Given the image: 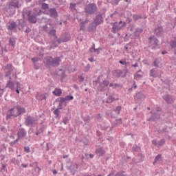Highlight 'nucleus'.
I'll return each mask as SVG.
<instances>
[{"instance_id":"f257e3e1","label":"nucleus","mask_w":176,"mask_h":176,"mask_svg":"<svg viewBox=\"0 0 176 176\" xmlns=\"http://www.w3.org/2000/svg\"><path fill=\"white\" fill-rule=\"evenodd\" d=\"M61 58H63V56L56 58L50 56L46 59L44 64L47 69H50L52 67H58V65H60V63H61Z\"/></svg>"},{"instance_id":"f03ea898","label":"nucleus","mask_w":176,"mask_h":176,"mask_svg":"<svg viewBox=\"0 0 176 176\" xmlns=\"http://www.w3.org/2000/svg\"><path fill=\"white\" fill-rule=\"evenodd\" d=\"M148 39V47H151L152 50L159 49V40L155 36H150Z\"/></svg>"},{"instance_id":"7ed1b4c3","label":"nucleus","mask_w":176,"mask_h":176,"mask_svg":"<svg viewBox=\"0 0 176 176\" xmlns=\"http://www.w3.org/2000/svg\"><path fill=\"white\" fill-rule=\"evenodd\" d=\"M85 12L87 14H94L97 12V5L89 3L85 8Z\"/></svg>"},{"instance_id":"20e7f679","label":"nucleus","mask_w":176,"mask_h":176,"mask_svg":"<svg viewBox=\"0 0 176 176\" xmlns=\"http://www.w3.org/2000/svg\"><path fill=\"white\" fill-rule=\"evenodd\" d=\"M24 124L27 127H34L35 126V118L31 116L30 115L28 114L26 117L24 118Z\"/></svg>"},{"instance_id":"39448f33","label":"nucleus","mask_w":176,"mask_h":176,"mask_svg":"<svg viewBox=\"0 0 176 176\" xmlns=\"http://www.w3.org/2000/svg\"><path fill=\"white\" fill-rule=\"evenodd\" d=\"M162 75H163V71H159L157 68L151 69L149 71L150 78H159V79H161Z\"/></svg>"},{"instance_id":"423d86ee","label":"nucleus","mask_w":176,"mask_h":176,"mask_svg":"<svg viewBox=\"0 0 176 176\" xmlns=\"http://www.w3.org/2000/svg\"><path fill=\"white\" fill-rule=\"evenodd\" d=\"M4 10L7 12L8 16H13L16 12V8L12 6L9 3L5 6Z\"/></svg>"},{"instance_id":"0eeeda50","label":"nucleus","mask_w":176,"mask_h":176,"mask_svg":"<svg viewBox=\"0 0 176 176\" xmlns=\"http://www.w3.org/2000/svg\"><path fill=\"white\" fill-rule=\"evenodd\" d=\"M94 22L96 25H101V24L104 23V17L102 16V14H97L94 19Z\"/></svg>"},{"instance_id":"6e6552de","label":"nucleus","mask_w":176,"mask_h":176,"mask_svg":"<svg viewBox=\"0 0 176 176\" xmlns=\"http://www.w3.org/2000/svg\"><path fill=\"white\" fill-rule=\"evenodd\" d=\"M14 109L17 110V113H16V118H18V116H21V115L27 112V111L25 110V107H23L20 105L14 106Z\"/></svg>"},{"instance_id":"1a4fd4ad","label":"nucleus","mask_w":176,"mask_h":176,"mask_svg":"<svg viewBox=\"0 0 176 176\" xmlns=\"http://www.w3.org/2000/svg\"><path fill=\"white\" fill-rule=\"evenodd\" d=\"M16 135L19 136V138H25V140H28L27 137V130L24 128H20L18 130Z\"/></svg>"},{"instance_id":"9d476101","label":"nucleus","mask_w":176,"mask_h":176,"mask_svg":"<svg viewBox=\"0 0 176 176\" xmlns=\"http://www.w3.org/2000/svg\"><path fill=\"white\" fill-rule=\"evenodd\" d=\"M111 25H112L111 32L113 34H116V32H119V31H120V30H122V26L118 24V22H112L111 23Z\"/></svg>"},{"instance_id":"9b49d317","label":"nucleus","mask_w":176,"mask_h":176,"mask_svg":"<svg viewBox=\"0 0 176 176\" xmlns=\"http://www.w3.org/2000/svg\"><path fill=\"white\" fill-rule=\"evenodd\" d=\"M152 145L156 146L157 148H160V146H163L166 144V140L161 139L160 141H157L156 140H153L151 141Z\"/></svg>"},{"instance_id":"f8f14e48","label":"nucleus","mask_w":176,"mask_h":176,"mask_svg":"<svg viewBox=\"0 0 176 176\" xmlns=\"http://www.w3.org/2000/svg\"><path fill=\"white\" fill-rule=\"evenodd\" d=\"M12 116L14 118H17V116L16 113H14V108L12 107L8 110L6 117V120H9V119L12 118Z\"/></svg>"},{"instance_id":"ddd939ff","label":"nucleus","mask_w":176,"mask_h":176,"mask_svg":"<svg viewBox=\"0 0 176 176\" xmlns=\"http://www.w3.org/2000/svg\"><path fill=\"white\" fill-rule=\"evenodd\" d=\"M162 100H164L166 104H174V98H173V96L166 94L162 96Z\"/></svg>"},{"instance_id":"4468645a","label":"nucleus","mask_w":176,"mask_h":176,"mask_svg":"<svg viewBox=\"0 0 176 176\" xmlns=\"http://www.w3.org/2000/svg\"><path fill=\"white\" fill-rule=\"evenodd\" d=\"M78 23L79 25H80V31H85V30H86V24H87V23H89V19L87 18L85 19V21H83V19H80L78 20Z\"/></svg>"},{"instance_id":"2eb2a0df","label":"nucleus","mask_w":176,"mask_h":176,"mask_svg":"<svg viewBox=\"0 0 176 176\" xmlns=\"http://www.w3.org/2000/svg\"><path fill=\"white\" fill-rule=\"evenodd\" d=\"M135 101H144L145 100L146 97L142 92H137L133 96Z\"/></svg>"},{"instance_id":"dca6fc26","label":"nucleus","mask_w":176,"mask_h":176,"mask_svg":"<svg viewBox=\"0 0 176 176\" xmlns=\"http://www.w3.org/2000/svg\"><path fill=\"white\" fill-rule=\"evenodd\" d=\"M48 12L50 17H52V19H56V17H58V12H57V10H56V8H49Z\"/></svg>"},{"instance_id":"f3484780","label":"nucleus","mask_w":176,"mask_h":176,"mask_svg":"<svg viewBox=\"0 0 176 176\" xmlns=\"http://www.w3.org/2000/svg\"><path fill=\"white\" fill-rule=\"evenodd\" d=\"M9 4L14 9H20V8H21L20 0H11V1L9 2Z\"/></svg>"},{"instance_id":"a211bd4d","label":"nucleus","mask_w":176,"mask_h":176,"mask_svg":"<svg viewBox=\"0 0 176 176\" xmlns=\"http://www.w3.org/2000/svg\"><path fill=\"white\" fill-rule=\"evenodd\" d=\"M17 29V23L16 21H10L8 25L7 26V30L9 31H14Z\"/></svg>"},{"instance_id":"6ab92c4d","label":"nucleus","mask_w":176,"mask_h":176,"mask_svg":"<svg viewBox=\"0 0 176 176\" xmlns=\"http://www.w3.org/2000/svg\"><path fill=\"white\" fill-rule=\"evenodd\" d=\"M97 27H98V25H97V23H94V21L92 23H90L88 26V32H96V31H97Z\"/></svg>"},{"instance_id":"aec40b11","label":"nucleus","mask_w":176,"mask_h":176,"mask_svg":"<svg viewBox=\"0 0 176 176\" xmlns=\"http://www.w3.org/2000/svg\"><path fill=\"white\" fill-rule=\"evenodd\" d=\"M150 113H151V117L147 118V120L148 122H155V120H157V119H159L160 118V115L157 113H153L152 111H150Z\"/></svg>"},{"instance_id":"412c9836","label":"nucleus","mask_w":176,"mask_h":176,"mask_svg":"<svg viewBox=\"0 0 176 176\" xmlns=\"http://www.w3.org/2000/svg\"><path fill=\"white\" fill-rule=\"evenodd\" d=\"M62 43L64 42H68L69 39H71V35L68 32H65L63 34L60 36V38H59Z\"/></svg>"},{"instance_id":"4be33fe9","label":"nucleus","mask_w":176,"mask_h":176,"mask_svg":"<svg viewBox=\"0 0 176 176\" xmlns=\"http://www.w3.org/2000/svg\"><path fill=\"white\" fill-rule=\"evenodd\" d=\"M36 17L38 16H36V15L32 13V14L28 16V21H29L30 24H36V21H37Z\"/></svg>"},{"instance_id":"5701e85b","label":"nucleus","mask_w":176,"mask_h":176,"mask_svg":"<svg viewBox=\"0 0 176 176\" xmlns=\"http://www.w3.org/2000/svg\"><path fill=\"white\" fill-rule=\"evenodd\" d=\"M163 33V26L162 25H158L154 30V34L157 36H160Z\"/></svg>"},{"instance_id":"b1692460","label":"nucleus","mask_w":176,"mask_h":176,"mask_svg":"<svg viewBox=\"0 0 176 176\" xmlns=\"http://www.w3.org/2000/svg\"><path fill=\"white\" fill-rule=\"evenodd\" d=\"M16 41H17V38L14 37H10L9 41H8V46H10L11 47H13V49H14L16 47Z\"/></svg>"},{"instance_id":"393cba45","label":"nucleus","mask_w":176,"mask_h":176,"mask_svg":"<svg viewBox=\"0 0 176 176\" xmlns=\"http://www.w3.org/2000/svg\"><path fill=\"white\" fill-rule=\"evenodd\" d=\"M143 77H144V72H142V71L141 70H139L134 75L133 78L135 79V80H140V79H141V78H143Z\"/></svg>"},{"instance_id":"a878e982","label":"nucleus","mask_w":176,"mask_h":176,"mask_svg":"<svg viewBox=\"0 0 176 176\" xmlns=\"http://www.w3.org/2000/svg\"><path fill=\"white\" fill-rule=\"evenodd\" d=\"M96 153L99 157H102L105 155V150L102 147H100L96 149Z\"/></svg>"},{"instance_id":"bb28decb","label":"nucleus","mask_w":176,"mask_h":176,"mask_svg":"<svg viewBox=\"0 0 176 176\" xmlns=\"http://www.w3.org/2000/svg\"><path fill=\"white\" fill-rule=\"evenodd\" d=\"M45 129H46V125H43V126H40V128L38 129V127H36V132L35 133V135H39L42 134L45 131Z\"/></svg>"},{"instance_id":"cd10ccee","label":"nucleus","mask_w":176,"mask_h":176,"mask_svg":"<svg viewBox=\"0 0 176 176\" xmlns=\"http://www.w3.org/2000/svg\"><path fill=\"white\" fill-rule=\"evenodd\" d=\"M52 46H54L55 47H58L59 45H60V43H63L61 40L60 38H54V39L52 41Z\"/></svg>"},{"instance_id":"c85d7f7f","label":"nucleus","mask_w":176,"mask_h":176,"mask_svg":"<svg viewBox=\"0 0 176 176\" xmlns=\"http://www.w3.org/2000/svg\"><path fill=\"white\" fill-rule=\"evenodd\" d=\"M6 87H8V89H10L13 91H14V90H16V89H14V83L13 82H12V77H10V80L8 81Z\"/></svg>"},{"instance_id":"c756f323","label":"nucleus","mask_w":176,"mask_h":176,"mask_svg":"<svg viewBox=\"0 0 176 176\" xmlns=\"http://www.w3.org/2000/svg\"><path fill=\"white\" fill-rule=\"evenodd\" d=\"M32 11L31 10H30V8H24L23 12H22V16L23 17V19L25 18V16H27L28 17L29 16H30L32 14Z\"/></svg>"},{"instance_id":"7c9ffc66","label":"nucleus","mask_w":176,"mask_h":176,"mask_svg":"<svg viewBox=\"0 0 176 176\" xmlns=\"http://www.w3.org/2000/svg\"><path fill=\"white\" fill-rule=\"evenodd\" d=\"M11 163L12 164H14V166H20V162H21V160H19L17 158V157H13L10 160Z\"/></svg>"},{"instance_id":"2f4dec72","label":"nucleus","mask_w":176,"mask_h":176,"mask_svg":"<svg viewBox=\"0 0 176 176\" xmlns=\"http://www.w3.org/2000/svg\"><path fill=\"white\" fill-rule=\"evenodd\" d=\"M35 16L38 17V16H41L43 11H42L40 8H34V11L32 12Z\"/></svg>"},{"instance_id":"473e14b6","label":"nucleus","mask_w":176,"mask_h":176,"mask_svg":"<svg viewBox=\"0 0 176 176\" xmlns=\"http://www.w3.org/2000/svg\"><path fill=\"white\" fill-rule=\"evenodd\" d=\"M161 63H162V60H160V58H155L153 62V65L155 68H159V67H160Z\"/></svg>"},{"instance_id":"72a5a7b5","label":"nucleus","mask_w":176,"mask_h":176,"mask_svg":"<svg viewBox=\"0 0 176 176\" xmlns=\"http://www.w3.org/2000/svg\"><path fill=\"white\" fill-rule=\"evenodd\" d=\"M98 91H105L107 88L104 87L102 82H99L98 86L97 87Z\"/></svg>"},{"instance_id":"f704fd0d","label":"nucleus","mask_w":176,"mask_h":176,"mask_svg":"<svg viewBox=\"0 0 176 176\" xmlns=\"http://www.w3.org/2000/svg\"><path fill=\"white\" fill-rule=\"evenodd\" d=\"M78 164H73V167L70 170V173L71 174H72V175H75V174L76 173V170H78Z\"/></svg>"},{"instance_id":"c9c22d12","label":"nucleus","mask_w":176,"mask_h":176,"mask_svg":"<svg viewBox=\"0 0 176 176\" xmlns=\"http://www.w3.org/2000/svg\"><path fill=\"white\" fill-rule=\"evenodd\" d=\"M120 124H122V118L116 119L115 122L111 126V129H113L114 127H118V126H120Z\"/></svg>"},{"instance_id":"e433bc0d","label":"nucleus","mask_w":176,"mask_h":176,"mask_svg":"<svg viewBox=\"0 0 176 176\" xmlns=\"http://www.w3.org/2000/svg\"><path fill=\"white\" fill-rule=\"evenodd\" d=\"M144 30L142 28H138L134 32L135 36H140L142 34Z\"/></svg>"},{"instance_id":"4c0bfd02","label":"nucleus","mask_w":176,"mask_h":176,"mask_svg":"<svg viewBox=\"0 0 176 176\" xmlns=\"http://www.w3.org/2000/svg\"><path fill=\"white\" fill-rule=\"evenodd\" d=\"M52 94L54 96H56L57 97H60L63 94V91L60 89L56 88L54 91H53Z\"/></svg>"},{"instance_id":"58836bf2","label":"nucleus","mask_w":176,"mask_h":176,"mask_svg":"<svg viewBox=\"0 0 176 176\" xmlns=\"http://www.w3.org/2000/svg\"><path fill=\"white\" fill-rule=\"evenodd\" d=\"M132 152H141V147L137 144H133L132 146Z\"/></svg>"},{"instance_id":"ea45409f","label":"nucleus","mask_w":176,"mask_h":176,"mask_svg":"<svg viewBox=\"0 0 176 176\" xmlns=\"http://www.w3.org/2000/svg\"><path fill=\"white\" fill-rule=\"evenodd\" d=\"M138 163H142V162H144V160L145 159V155H144L142 153H139L138 155Z\"/></svg>"},{"instance_id":"a19ab883","label":"nucleus","mask_w":176,"mask_h":176,"mask_svg":"<svg viewBox=\"0 0 176 176\" xmlns=\"http://www.w3.org/2000/svg\"><path fill=\"white\" fill-rule=\"evenodd\" d=\"M160 160H162V154H158L157 156H155L153 164L155 165L156 163H157V162H160Z\"/></svg>"},{"instance_id":"79ce46f5","label":"nucleus","mask_w":176,"mask_h":176,"mask_svg":"<svg viewBox=\"0 0 176 176\" xmlns=\"http://www.w3.org/2000/svg\"><path fill=\"white\" fill-rule=\"evenodd\" d=\"M4 69H6L7 71L12 72V71H13V65H12V63L7 64L4 67Z\"/></svg>"},{"instance_id":"37998d69","label":"nucleus","mask_w":176,"mask_h":176,"mask_svg":"<svg viewBox=\"0 0 176 176\" xmlns=\"http://www.w3.org/2000/svg\"><path fill=\"white\" fill-rule=\"evenodd\" d=\"M18 25L21 27V28H24L25 27V23L24 22L23 19H19L18 20Z\"/></svg>"},{"instance_id":"c03bdc74","label":"nucleus","mask_w":176,"mask_h":176,"mask_svg":"<svg viewBox=\"0 0 176 176\" xmlns=\"http://www.w3.org/2000/svg\"><path fill=\"white\" fill-rule=\"evenodd\" d=\"M113 101H115V98L112 96H109L106 100V104H111V102H113Z\"/></svg>"},{"instance_id":"a18cd8bd","label":"nucleus","mask_w":176,"mask_h":176,"mask_svg":"<svg viewBox=\"0 0 176 176\" xmlns=\"http://www.w3.org/2000/svg\"><path fill=\"white\" fill-rule=\"evenodd\" d=\"M50 36H54L55 39H57V34L56 33V30H51L49 32Z\"/></svg>"},{"instance_id":"49530a36","label":"nucleus","mask_w":176,"mask_h":176,"mask_svg":"<svg viewBox=\"0 0 176 176\" xmlns=\"http://www.w3.org/2000/svg\"><path fill=\"white\" fill-rule=\"evenodd\" d=\"M133 21H138V20H140V19H142V16L138 15V14H133L132 16Z\"/></svg>"},{"instance_id":"de8ad7c7","label":"nucleus","mask_w":176,"mask_h":176,"mask_svg":"<svg viewBox=\"0 0 176 176\" xmlns=\"http://www.w3.org/2000/svg\"><path fill=\"white\" fill-rule=\"evenodd\" d=\"M69 119H70V118H69V117H68V116H65V117H63V120H62V122H60V124H61L62 123H64V124H67V123H68Z\"/></svg>"},{"instance_id":"09e8293b","label":"nucleus","mask_w":176,"mask_h":176,"mask_svg":"<svg viewBox=\"0 0 176 176\" xmlns=\"http://www.w3.org/2000/svg\"><path fill=\"white\" fill-rule=\"evenodd\" d=\"M120 111H122V106H117L113 110V111L116 112L117 115H120Z\"/></svg>"},{"instance_id":"8fccbe9b","label":"nucleus","mask_w":176,"mask_h":176,"mask_svg":"<svg viewBox=\"0 0 176 176\" xmlns=\"http://www.w3.org/2000/svg\"><path fill=\"white\" fill-rule=\"evenodd\" d=\"M57 101L59 102V104H64V102H65V101H67V100L65 99V98H59L58 99L56 100V102H57Z\"/></svg>"},{"instance_id":"3c124183","label":"nucleus","mask_w":176,"mask_h":176,"mask_svg":"<svg viewBox=\"0 0 176 176\" xmlns=\"http://www.w3.org/2000/svg\"><path fill=\"white\" fill-rule=\"evenodd\" d=\"M119 63L121 64L122 65H125V67H129V65H130V63L123 60H120Z\"/></svg>"},{"instance_id":"603ef678","label":"nucleus","mask_w":176,"mask_h":176,"mask_svg":"<svg viewBox=\"0 0 176 176\" xmlns=\"http://www.w3.org/2000/svg\"><path fill=\"white\" fill-rule=\"evenodd\" d=\"M170 46L172 49H175V47H176V41L175 40L170 41Z\"/></svg>"},{"instance_id":"864d4df0","label":"nucleus","mask_w":176,"mask_h":176,"mask_svg":"<svg viewBox=\"0 0 176 176\" xmlns=\"http://www.w3.org/2000/svg\"><path fill=\"white\" fill-rule=\"evenodd\" d=\"M6 171V164H1V167L0 168V173H5Z\"/></svg>"},{"instance_id":"5fc2aeb1","label":"nucleus","mask_w":176,"mask_h":176,"mask_svg":"<svg viewBox=\"0 0 176 176\" xmlns=\"http://www.w3.org/2000/svg\"><path fill=\"white\" fill-rule=\"evenodd\" d=\"M69 9L71 10H76V3H71L69 4Z\"/></svg>"},{"instance_id":"6e6d98bb","label":"nucleus","mask_w":176,"mask_h":176,"mask_svg":"<svg viewBox=\"0 0 176 176\" xmlns=\"http://www.w3.org/2000/svg\"><path fill=\"white\" fill-rule=\"evenodd\" d=\"M100 76H98L96 80L93 81V86L97 87L98 83H100Z\"/></svg>"},{"instance_id":"4d7b16f0","label":"nucleus","mask_w":176,"mask_h":176,"mask_svg":"<svg viewBox=\"0 0 176 176\" xmlns=\"http://www.w3.org/2000/svg\"><path fill=\"white\" fill-rule=\"evenodd\" d=\"M41 9H43V10H46L47 9H49V5L46 3H43L41 4Z\"/></svg>"},{"instance_id":"13d9d810","label":"nucleus","mask_w":176,"mask_h":176,"mask_svg":"<svg viewBox=\"0 0 176 176\" xmlns=\"http://www.w3.org/2000/svg\"><path fill=\"white\" fill-rule=\"evenodd\" d=\"M78 79L79 82H82L85 81V76H83V74L78 76Z\"/></svg>"},{"instance_id":"bf43d9fd","label":"nucleus","mask_w":176,"mask_h":176,"mask_svg":"<svg viewBox=\"0 0 176 176\" xmlns=\"http://www.w3.org/2000/svg\"><path fill=\"white\" fill-rule=\"evenodd\" d=\"M116 74L117 75V78H120L122 76V74H123V72H122V70H116Z\"/></svg>"},{"instance_id":"052dcab7","label":"nucleus","mask_w":176,"mask_h":176,"mask_svg":"<svg viewBox=\"0 0 176 176\" xmlns=\"http://www.w3.org/2000/svg\"><path fill=\"white\" fill-rule=\"evenodd\" d=\"M65 100L66 101H71L72 100H74V96L72 95H68L67 96H65Z\"/></svg>"},{"instance_id":"680f3d73","label":"nucleus","mask_w":176,"mask_h":176,"mask_svg":"<svg viewBox=\"0 0 176 176\" xmlns=\"http://www.w3.org/2000/svg\"><path fill=\"white\" fill-rule=\"evenodd\" d=\"M102 83L103 84V86H104L106 89L107 87H108V86H109V81L107 80H104Z\"/></svg>"},{"instance_id":"e2e57ef3","label":"nucleus","mask_w":176,"mask_h":176,"mask_svg":"<svg viewBox=\"0 0 176 176\" xmlns=\"http://www.w3.org/2000/svg\"><path fill=\"white\" fill-rule=\"evenodd\" d=\"M118 24L121 27V28H123V27H126V22H123L122 21H120L118 22Z\"/></svg>"},{"instance_id":"0e129e2a","label":"nucleus","mask_w":176,"mask_h":176,"mask_svg":"<svg viewBox=\"0 0 176 176\" xmlns=\"http://www.w3.org/2000/svg\"><path fill=\"white\" fill-rule=\"evenodd\" d=\"M115 176H129L126 174H124V171H122V172H118Z\"/></svg>"},{"instance_id":"69168bd1","label":"nucleus","mask_w":176,"mask_h":176,"mask_svg":"<svg viewBox=\"0 0 176 176\" xmlns=\"http://www.w3.org/2000/svg\"><path fill=\"white\" fill-rule=\"evenodd\" d=\"M23 151L25 153H30V152H31V149L30 148V146H25L23 148Z\"/></svg>"},{"instance_id":"338daca9","label":"nucleus","mask_w":176,"mask_h":176,"mask_svg":"<svg viewBox=\"0 0 176 176\" xmlns=\"http://www.w3.org/2000/svg\"><path fill=\"white\" fill-rule=\"evenodd\" d=\"M83 120H84V122H85V123H89L90 122V116H87V117H84Z\"/></svg>"},{"instance_id":"774afa93","label":"nucleus","mask_w":176,"mask_h":176,"mask_svg":"<svg viewBox=\"0 0 176 176\" xmlns=\"http://www.w3.org/2000/svg\"><path fill=\"white\" fill-rule=\"evenodd\" d=\"M109 128V126H105V125H100V129L103 131H105L107 130H108V129Z\"/></svg>"}]
</instances>
